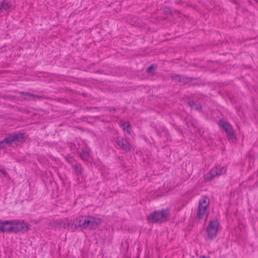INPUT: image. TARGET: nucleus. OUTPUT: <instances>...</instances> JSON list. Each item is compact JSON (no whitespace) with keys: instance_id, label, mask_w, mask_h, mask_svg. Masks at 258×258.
I'll return each instance as SVG.
<instances>
[{"instance_id":"dca6fc26","label":"nucleus","mask_w":258,"mask_h":258,"mask_svg":"<svg viewBox=\"0 0 258 258\" xmlns=\"http://www.w3.org/2000/svg\"><path fill=\"white\" fill-rule=\"evenodd\" d=\"M72 167L78 176L82 174L83 169L80 163H77L75 165H73Z\"/></svg>"},{"instance_id":"f257e3e1","label":"nucleus","mask_w":258,"mask_h":258,"mask_svg":"<svg viewBox=\"0 0 258 258\" xmlns=\"http://www.w3.org/2000/svg\"><path fill=\"white\" fill-rule=\"evenodd\" d=\"M24 134L21 133H14L10 134L3 140L0 141V150L11 146L13 143H21L24 142Z\"/></svg>"},{"instance_id":"1a4fd4ad","label":"nucleus","mask_w":258,"mask_h":258,"mask_svg":"<svg viewBox=\"0 0 258 258\" xmlns=\"http://www.w3.org/2000/svg\"><path fill=\"white\" fill-rule=\"evenodd\" d=\"M115 142L117 146L116 147V148L126 152L131 151L133 146L126 139L120 137H117L115 139Z\"/></svg>"},{"instance_id":"9d476101","label":"nucleus","mask_w":258,"mask_h":258,"mask_svg":"<svg viewBox=\"0 0 258 258\" xmlns=\"http://www.w3.org/2000/svg\"><path fill=\"white\" fill-rule=\"evenodd\" d=\"M12 220L0 221V232L6 233H13Z\"/></svg>"},{"instance_id":"20e7f679","label":"nucleus","mask_w":258,"mask_h":258,"mask_svg":"<svg viewBox=\"0 0 258 258\" xmlns=\"http://www.w3.org/2000/svg\"><path fill=\"white\" fill-rule=\"evenodd\" d=\"M227 169L225 166L221 165L216 166L210 170L204 176L205 180L206 182H209L214 179L216 177H219L222 174L226 173Z\"/></svg>"},{"instance_id":"a878e982","label":"nucleus","mask_w":258,"mask_h":258,"mask_svg":"<svg viewBox=\"0 0 258 258\" xmlns=\"http://www.w3.org/2000/svg\"><path fill=\"white\" fill-rule=\"evenodd\" d=\"M255 1L258 3V0H255Z\"/></svg>"},{"instance_id":"b1692460","label":"nucleus","mask_w":258,"mask_h":258,"mask_svg":"<svg viewBox=\"0 0 258 258\" xmlns=\"http://www.w3.org/2000/svg\"><path fill=\"white\" fill-rule=\"evenodd\" d=\"M231 2L232 3L235 4L236 5L238 4V3L236 0H231Z\"/></svg>"},{"instance_id":"2eb2a0df","label":"nucleus","mask_w":258,"mask_h":258,"mask_svg":"<svg viewBox=\"0 0 258 258\" xmlns=\"http://www.w3.org/2000/svg\"><path fill=\"white\" fill-rule=\"evenodd\" d=\"M120 127L124 132H126L128 134H130L131 133V126L128 122H121L120 123Z\"/></svg>"},{"instance_id":"412c9836","label":"nucleus","mask_w":258,"mask_h":258,"mask_svg":"<svg viewBox=\"0 0 258 258\" xmlns=\"http://www.w3.org/2000/svg\"><path fill=\"white\" fill-rule=\"evenodd\" d=\"M180 14V12L178 10H174L172 11V15H177Z\"/></svg>"},{"instance_id":"5701e85b","label":"nucleus","mask_w":258,"mask_h":258,"mask_svg":"<svg viewBox=\"0 0 258 258\" xmlns=\"http://www.w3.org/2000/svg\"><path fill=\"white\" fill-rule=\"evenodd\" d=\"M0 172H1L5 175H6L7 174V172L5 170H4V169H1L0 170Z\"/></svg>"},{"instance_id":"9b49d317","label":"nucleus","mask_w":258,"mask_h":258,"mask_svg":"<svg viewBox=\"0 0 258 258\" xmlns=\"http://www.w3.org/2000/svg\"><path fill=\"white\" fill-rule=\"evenodd\" d=\"M219 125L223 128L229 138L232 139L234 138V131L232 125L229 123L224 121H220Z\"/></svg>"},{"instance_id":"6e6552de","label":"nucleus","mask_w":258,"mask_h":258,"mask_svg":"<svg viewBox=\"0 0 258 258\" xmlns=\"http://www.w3.org/2000/svg\"><path fill=\"white\" fill-rule=\"evenodd\" d=\"M15 6V0H2L0 4V12L9 15Z\"/></svg>"},{"instance_id":"f03ea898","label":"nucleus","mask_w":258,"mask_h":258,"mask_svg":"<svg viewBox=\"0 0 258 258\" xmlns=\"http://www.w3.org/2000/svg\"><path fill=\"white\" fill-rule=\"evenodd\" d=\"M209 205V199L206 196H203L199 200L197 211V218L199 219L207 220L208 217V208Z\"/></svg>"},{"instance_id":"f3484780","label":"nucleus","mask_w":258,"mask_h":258,"mask_svg":"<svg viewBox=\"0 0 258 258\" xmlns=\"http://www.w3.org/2000/svg\"><path fill=\"white\" fill-rule=\"evenodd\" d=\"M189 104L192 109L200 110L201 108V106L200 104H197L193 101L190 102Z\"/></svg>"},{"instance_id":"aec40b11","label":"nucleus","mask_w":258,"mask_h":258,"mask_svg":"<svg viewBox=\"0 0 258 258\" xmlns=\"http://www.w3.org/2000/svg\"><path fill=\"white\" fill-rule=\"evenodd\" d=\"M66 161L69 163L70 164H73V163L74 162V159L71 157H66Z\"/></svg>"},{"instance_id":"a211bd4d","label":"nucleus","mask_w":258,"mask_h":258,"mask_svg":"<svg viewBox=\"0 0 258 258\" xmlns=\"http://www.w3.org/2000/svg\"><path fill=\"white\" fill-rule=\"evenodd\" d=\"M163 12L164 14L166 15H172V10L169 7H164L163 8Z\"/></svg>"},{"instance_id":"423d86ee","label":"nucleus","mask_w":258,"mask_h":258,"mask_svg":"<svg viewBox=\"0 0 258 258\" xmlns=\"http://www.w3.org/2000/svg\"><path fill=\"white\" fill-rule=\"evenodd\" d=\"M12 224L14 233H24L28 231L30 227L29 224L24 220H12Z\"/></svg>"},{"instance_id":"f8f14e48","label":"nucleus","mask_w":258,"mask_h":258,"mask_svg":"<svg viewBox=\"0 0 258 258\" xmlns=\"http://www.w3.org/2000/svg\"><path fill=\"white\" fill-rule=\"evenodd\" d=\"M85 216H80L76 218L73 222L72 225H74L75 228L81 227L84 228V221Z\"/></svg>"},{"instance_id":"6ab92c4d","label":"nucleus","mask_w":258,"mask_h":258,"mask_svg":"<svg viewBox=\"0 0 258 258\" xmlns=\"http://www.w3.org/2000/svg\"><path fill=\"white\" fill-rule=\"evenodd\" d=\"M172 79L178 82H181L182 78L181 76L176 75L172 77Z\"/></svg>"},{"instance_id":"ddd939ff","label":"nucleus","mask_w":258,"mask_h":258,"mask_svg":"<svg viewBox=\"0 0 258 258\" xmlns=\"http://www.w3.org/2000/svg\"><path fill=\"white\" fill-rule=\"evenodd\" d=\"M81 158L84 160L87 161L90 157V150L87 148H84L80 155Z\"/></svg>"},{"instance_id":"0eeeda50","label":"nucleus","mask_w":258,"mask_h":258,"mask_svg":"<svg viewBox=\"0 0 258 258\" xmlns=\"http://www.w3.org/2000/svg\"><path fill=\"white\" fill-rule=\"evenodd\" d=\"M84 229H95L101 223L100 218L93 216H85Z\"/></svg>"},{"instance_id":"39448f33","label":"nucleus","mask_w":258,"mask_h":258,"mask_svg":"<svg viewBox=\"0 0 258 258\" xmlns=\"http://www.w3.org/2000/svg\"><path fill=\"white\" fill-rule=\"evenodd\" d=\"M169 215L168 210L155 211L150 215L148 220L151 223L163 222L166 220Z\"/></svg>"},{"instance_id":"7ed1b4c3","label":"nucleus","mask_w":258,"mask_h":258,"mask_svg":"<svg viewBox=\"0 0 258 258\" xmlns=\"http://www.w3.org/2000/svg\"><path fill=\"white\" fill-rule=\"evenodd\" d=\"M219 227V223L217 219L209 221L206 228V239L212 240L215 238L218 234Z\"/></svg>"},{"instance_id":"393cba45","label":"nucleus","mask_w":258,"mask_h":258,"mask_svg":"<svg viewBox=\"0 0 258 258\" xmlns=\"http://www.w3.org/2000/svg\"><path fill=\"white\" fill-rule=\"evenodd\" d=\"M202 258H209V257H206V256H203L202 257Z\"/></svg>"},{"instance_id":"4468645a","label":"nucleus","mask_w":258,"mask_h":258,"mask_svg":"<svg viewBox=\"0 0 258 258\" xmlns=\"http://www.w3.org/2000/svg\"><path fill=\"white\" fill-rule=\"evenodd\" d=\"M59 226L63 228H68L70 225V222L68 218H66L63 220H60L58 222Z\"/></svg>"},{"instance_id":"4be33fe9","label":"nucleus","mask_w":258,"mask_h":258,"mask_svg":"<svg viewBox=\"0 0 258 258\" xmlns=\"http://www.w3.org/2000/svg\"><path fill=\"white\" fill-rule=\"evenodd\" d=\"M153 69V66H150V67H149L148 68H147V72H151L152 70Z\"/></svg>"}]
</instances>
